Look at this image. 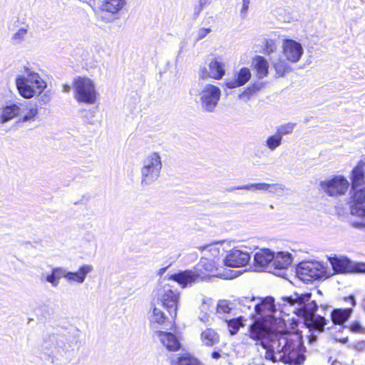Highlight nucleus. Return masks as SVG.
Listing matches in <instances>:
<instances>
[{"mask_svg":"<svg viewBox=\"0 0 365 365\" xmlns=\"http://www.w3.org/2000/svg\"><path fill=\"white\" fill-rule=\"evenodd\" d=\"M163 163L160 154L153 152L142 160L140 169V184L142 187H148L155 182L160 177Z\"/></svg>","mask_w":365,"mask_h":365,"instance_id":"obj_5","label":"nucleus"},{"mask_svg":"<svg viewBox=\"0 0 365 365\" xmlns=\"http://www.w3.org/2000/svg\"><path fill=\"white\" fill-rule=\"evenodd\" d=\"M339 364L337 361H333V362L331 363V365H339Z\"/></svg>","mask_w":365,"mask_h":365,"instance_id":"obj_55","label":"nucleus"},{"mask_svg":"<svg viewBox=\"0 0 365 365\" xmlns=\"http://www.w3.org/2000/svg\"><path fill=\"white\" fill-rule=\"evenodd\" d=\"M346 301H349L351 303L352 306L354 307L356 305V300L354 296L351 295L345 299Z\"/></svg>","mask_w":365,"mask_h":365,"instance_id":"obj_47","label":"nucleus"},{"mask_svg":"<svg viewBox=\"0 0 365 365\" xmlns=\"http://www.w3.org/2000/svg\"><path fill=\"white\" fill-rule=\"evenodd\" d=\"M166 318L167 317L165 314L162 312L160 309L157 307L153 308V314L150 318V322L152 323L162 324L165 322Z\"/></svg>","mask_w":365,"mask_h":365,"instance_id":"obj_33","label":"nucleus"},{"mask_svg":"<svg viewBox=\"0 0 365 365\" xmlns=\"http://www.w3.org/2000/svg\"><path fill=\"white\" fill-rule=\"evenodd\" d=\"M37 114L38 108L36 106H33L31 108H28L27 113L21 118V120L24 122L33 120Z\"/></svg>","mask_w":365,"mask_h":365,"instance_id":"obj_35","label":"nucleus"},{"mask_svg":"<svg viewBox=\"0 0 365 365\" xmlns=\"http://www.w3.org/2000/svg\"><path fill=\"white\" fill-rule=\"evenodd\" d=\"M285 186L282 183L269 184L268 192L272 194H278L284 192Z\"/></svg>","mask_w":365,"mask_h":365,"instance_id":"obj_36","label":"nucleus"},{"mask_svg":"<svg viewBox=\"0 0 365 365\" xmlns=\"http://www.w3.org/2000/svg\"><path fill=\"white\" fill-rule=\"evenodd\" d=\"M61 277H63V270L61 268L55 267L52 269L51 273L46 276V281L56 287Z\"/></svg>","mask_w":365,"mask_h":365,"instance_id":"obj_28","label":"nucleus"},{"mask_svg":"<svg viewBox=\"0 0 365 365\" xmlns=\"http://www.w3.org/2000/svg\"><path fill=\"white\" fill-rule=\"evenodd\" d=\"M350 225L352 227L362 230L365 232V220L364 221H351Z\"/></svg>","mask_w":365,"mask_h":365,"instance_id":"obj_39","label":"nucleus"},{"mask_svg":"<svg viewBox=\"0 0 365 365\" xmlns=\"http://www.w3.org/2000/svg\"><path fill=\"white\" fill-rule=\"evenodd\" d=\"M225 73V64L213 58L207 66H200L198 72V79L205 81L207 78L220 80Z\"/></svg>","mask_w":365,"mask_h":365,"instance_id":"obj_13","label":"nucleus"},{"mask_svg":"<svg viewBox=\"0 0 365 365\" xmlns=\"http://www.w3.org/2000/svg\"><path fill=\"white\" fill-rule=\"evenodd\" d=\"M321 307L324 310V309H326L329 308V307L328 305H324V306L322 305Z\"/></svg>","mask_w":365,"mask_h":365,"instance_id":"obj_54","label":"nucleus"},{"mask_svg":"<svg viewBox=\"0 0 365 365\" xmlns=\"http://www.w3.org/2000/svg\"><path fill=\"white\" fill-rule=\"evenodd\" d=\"M230 311V308L228 306V304L226 301H220L217 307V312L218 313H229Z\"/></svg>","mask_w":365,"mask_h":365,"instance_id":"obj_37","label":"nucleus"},{"mask_svg":"<svg viewBox=\"0 0 365 365\" xmlns=\"http://www.w3.org/2000/svg\"><path fill=\"white\" fill-rule=\"evenodd\" d=\"M168 267H163L159 269L158 274L162 276L167 270Z\"/></svg>","mask_w":365,"mask_h":365,"instance_id":"obj_51","label":"nucleus"},{"mask_svg":"<svg viewBox=\"0 0 365 365\" xmlns=\"http://www.w3.org/2000/svg\"><path fill=\"white\" fill-rule=\"evenodd\" d=\"M198 318L201 322L205 324L210 322V317L207 314H203L201 316H199Z\"/></svg>","mask_w":365,"mask_h":365,"instance_id":"obj_45","label":"nucleus"},{"mask_svg":"<svg viewBox=\"0 0 365 365\" xmlns=\"http://www.w3.org/2000/svg\"><path fill=\"white\" fill-rule=\"evenodd\" d=\"M20 107L16 103L3 107L0 114L1 123L8 122L17 117L20 113Z\"/></svg>","mask_w":365,"mask_h":365,"instance_id":"obj_21","label":"nucleus"},{"mask_svg":"<svg viewBox=\"0 0 365 365\" xmlns=\"http://www.w3.org/2000/svg\"><path fill=\"white\" fill-rule=\"evenodd\" d=\"M210 247V245H204V246H200L198 247V249L200 250H207V248H209Z\"/></svg>","mask_w":365,"mask_h":365,"instance_id":"obj_53","label":"nucleus"},{"mask_svg":"<svg viewBox=\"0 0 365 365\" xmlns=\"http://www.w3.org/2000/svg\"><path fill=\"white\" fill-rule=\"evenodd\" d=\"M251 78V72L248 68L243 67L237 72L232 78L227 79L225 85L228 88H235L244 86Z\"/></svg>","mask_w":365,"mask_h":365,"instance_id":"obj_18","label":"nucleus"},{"mask_svg":"<svg viewBox=\"0 0 365 365\" xmlns=\"http://www.w3.org/2000/svg\"><path fill=\"white\" fill-rule=\"evenodd\" d=\"M88 272V269L85 267H81L76 272L65 273L63 271V277L70 283H81L83 282Z\"/></svg>","mask_w":365,"mask_h":365,"instance_id":"obj_27","label":"nucleus"},{"mask_svg":"<svg viewBox=\"0 0 365 365\" xmlns=\"http://www.w3.org/2000/svg\"><path fill=\"white\" fill-rule=\"evenodd\" d=\"M243 185L237 186V187H231L226 189L227 192H233L236 190H245V188H242Z\"/></svg>","mask_w":365,"mask_h":365,"instance_id":"obj_46","label":"nucleus"},{"mask_svg":"<svg viewBox=\"0 0 365 365\" xmlns=\"http://www.w3.org/2000/svg\"><path fill=\"white\" fill-rule=\"evenodd\" d=\"M201 341L206 346H212L220 341L219 334L212 329H207L201 333Z\"/></svg>","mask_w":365,"mask_h":365,"instance_id":"obj_24","label":"nucleus"},{"mask_svg":"<svg viewBox=\"0 0 365 365\" xmlns=\"http://www.w3.org/2000/svg\"><path fill=\"white\" fill-rule=\"evenodd\" d=\"M250 0H242V7L241 9V14L245 16L249 9Z\"/></svg>","mask_w":365,"mask_h":365,"instance_id":"obj_43","label":"nucleus"},{"mask_svg":"<svg viewBox=\"0 0 365 365\" xmlns=\"http://www.w3.org/2000/svg\"><path fill=\"white\" fill-rule=\"evenodd\" d=\"M227 327L231 335H235L237 333L240 328L242 326V317H237L226 320Z\"/></svg>","mask_w":365,"mask_h":365,"instance_id":"obj_31","label":"nucleus"},{"mask_svg":"<svg viewBox=\"0 0 365 365\" xmlns=\"http://www.w3.org/2000/svg\"><path fill=\"white\" fill-rule=\"evenodd\" d=\"M269 59L275 69L277 77H282L286 73L292 71L290 65L285 60L281 58H274V57H270Z\"/></svg>","mask_w":365,"mask_h":365,"instance_id":"obj_25","label":"nucleus"},{"mask_svg":"<svg viewBox=\"0 0 365 365\" xmlns=\"http://www.w3.org/2000/svg\"><path fill=\"white\" fill-rule=\"evenodd\" d=\"M321 189L329 196L335 197L345 194L349 187V182L343 175H335L330 179L321 181Z\"/></svg>","mask_w":365,"mask_h":365,"instance_id":"obj_9","label":"nucleus"},{"mask_svg":"<svg viewBox=\"0 0 365 365\" xmlns=\"http://www.w3.org/2000/svg\"><path fill=\"white\" fill-rule=\"evenodd\" d=\"M26 34V29H20L16 33L14 34L13 38L14 39H21L24 35Z\"/></svg>","mask_w":365,"mask_h":365,"instance_id":"obj_42","label":"nucleus"},{"mask_svg":"<svg viewBox=\"0 0 365 365\" xmlns=\"http://www.w3.org/2000/svg\"><path fill=\"white\" fill-rule=\"evenodd\" d=\"M211 356L214 359H219L221 357V354H220V353L219 351H214L212 353Z\"/></svg>","mask_w":365,"mask_h":365,"instance_id":"obj_48","label":"nucleus"},{"mask_svg":"<svg viewBox=\"0 0 365 365\" xmlns=\"http://www.w3.org/2000/svg\"><path fill=\"white\" fill-rule=\"evenodd\" d=\"M311 292H294L289 296L282 297L281 300L282 312H289L304 319L309 329L307 339L309 344H313L317 340V335L324 331L329 322L322 316L316 315L318 305L312 299Z\"/></svg>","mask_w":365,"mask_h":365,"instance_id":"obj_2","label":"nucleus"},{"mask_svg":"<svg viewBox=\"0 0 365 365\" xmlns=\"http://www.w3.org/2000/svg\"><path fill=\"white\" fill-rule=\"evenodd\" d=\"M170 363L172 365H204L190 354L173 355L170 358Z\"/></svg>","mask_w":365,"mask_h":365,"instance_id":"obj_22","label":"nucleus"},{"mask_svg":"<svg viewBox=\"0 0 365 365\" xmlns=\"http://www.w3.org/2000/svg\"><path fill=\"white\" fill-rule=\"evenodd\" d=\"M195 270L200 277V280H205L215 270V265L212 261L202 258L194 267Z\"/></svg>","mask_w":365,"mask_h":365,"instance_id":"obj_19","label":"nucleus"},{"mask_svg":"<svg viewBox=\"0 0 365 365\" xmlns=\"http://www.w3.org/2000/svg\"><path fill=\"white\" fill-rule=\"evenodd\" d=\"M262 87V83H255L246 88V89L242 92L241 95H240V98L246 97L247 99H250L252 96L257 93Z\"/></svg>","mask_w":365,"mask_h":365,"instance_id":"obj_32","label":"nucleus"},{"mask_svg":"<svg viewBox=\"0 0 365 365\" xmlns=\"http://www.w3.org/2000/svg\"><path fill=\"white\" fill-rule=\"evenodd\" d=\"M96 52L99 54L100 58L103 57V56L105 54V51L102 48H96Z\"/></svg>","mask_w":365,"mask_h":365,"instance_id":"obj_49","label":"nucleus"},{"mask_svg":"<svg viewBox=\"0 0 365 365\" xmlns=\"http://www.w3.org/2000/svg\"><path fill=\"white\" fill-rule=\"evenodd\" d=\"M250 259V252L246 248L235 247L227 253L223 262L227 267H241L247 265Z\"/></svg>","mask_w":365,"mask_h":365,"instance_id":"obj_11","label":"nucleus"},{"mask_svg":"<svg viewBox=\"0 0 365 365\" xmlns=\"http://www.w3.org/2000/svg\"><path fill=\"white\" fill-rule=\"evenodd\" d=\"M210 4L209 0H199V8L197 11V14H200L202 10L203 7Z\"/></svg>","mask_w":365,"mask_h":365,"instance_id":"obj_44","label":"nucleus"},{"mask_svg":"<svg viewBox=\"0 0 365 365\" xmlns=\"http://www.w3.org/2000/svg\"><path fill=\"white\" fill-rule=\"evenodd\" d=\"M362 329H363V328H362L361 325L360 324V323H359L357 322H354L350 326V330L352 332H356V333L362 332Z\"/></svg>","mask_w":365,"mask_h":365,"instance_id":"obj_41","label":"nucleus"},{"mask_svg":"<svg viewBox=\"0 0 365 365\" xmlns=\"http://www.w3.org/2000/svg\"><path fill=\"white\" fill-rule=\"evenodd\" d=\"M276 49L274 42L272 40L267 41L265 46L266 53L269 55Z\"/></svg>","mask_w":365,"mask_h":365,"instance_id":"obj_40","label":"nucleus"},{"mask_svg":"<svg viewBox=\"0 0 365 365\" xmlns=\"http://www.w3.org/2000/svg\"><path fill=\"white\" fill-rule=\"evenodd\" d=\"M297 124L294 123H287L282 124L277 127L276 133L278 134L283 139L284 135H289L292 133Z\"/></svg>","mask_w":365,"mask_h":365,"instance_id":"obj_30","label":"nucleus"},{"mask_svg":"<svg viewBox=\"0 0 365 365\" xmlns=\"http://www.w3.org/2000/svg\"><path fill=\"white\" fill-rule=\"evenodd\" d=\"M292 255L288 252H274V259L272 261L271 269H269V272L282 277V272L289 268L292 263Z\"/></svg>","mask_w":365,"mask_h":365,"instance_id":"obj_15","label":"nucleus"},{"mask_svg":"<svg viewBox=\"0 0 365 365\" xmlns=\"http://www.w3.org/2000/svg\"><path fill=\"white\" fill-rule=\"evenodd\" d=\"M211 32V29L210 28H201L197 31V41H200L204 38L208 34Z\"/></svg>","mask_w":365,"mask_h":365,"instance_id":"obj_38","label":"nucleus"},{"mask_svg":"<svg viewBox=\"0 0 365 365\" xmlns=\"http://www.w3.org/2000/svg\"><path fill=\"white\" fill-rule=\"evenodd\" d=\"M74 97L80 103H91V81L85 77H78L73 83Z\"/></svg>","mask_w":365,"mask_h":365,"instance_id":"obj_12","label":"nucleus"},{"mask_svg":"<svg viewBox=\"0 0 365 365\" xmlns=\"http://www.w3.org/2000/svg\"><path fill=\"white\" fill-rule=\"evenodd\" d=\"M253 65L257 72L259 78H263L267 76L269 64L264 57L261 56H256L253 60Z\"/></svg>","mask_w":365,"mask_h":365,"instance_id":"obj_26","label":"nucleus"},{"mask_svg":"<svg viewBox=\"0 0 365 365\" xmlns=\"http://www.w3.org/2000/svg\"><path fill=\"white\" fill-rule=\"evenodd\" d=\"M274 252L268 248L259 249L253 257V269L255 272H268L271 269Z\"/></svg>","mask_w":365,"mask_h":365,"instance_id":"obj_14","label":"nucleus"},{"mask_svg":"<svg viewBox=\"0 0 365 365\" xmlns=\"http://www.w3.org/2000/svg\"><path fill=\"white\" fill-rule=\"evenodd\" d=\"M242 188H245L246 190H257L268 192L269 183H266V182L250 183L248 185H243Z\"/></svg>","mask_w":365,"mask_h":365,"instance_id":"obj_34","label":"nucleus"},{"mask_svg":"<svg viewBox=\"0 0 365 365\" xmlns=\"http://www.w3.org/2000/svg\"><path fill=\"white\" fill-rule=\"evenodd\" d=\"M238 306L242 312L248 314L253 319L249 327V336L255 341H261L266 351L267 359L288 365H302L304 363L306 349L300 334H280L275 335L269 343L262 341L267 330L277 322L274 316L276 307L272 297H243L238 299Z\"/></svg>","mask_w":365,"mask_h":365,"instance_id":"obj_1","label":"nucleus"},{"mask_svg":"<svg viewBox=\"0 0 365 365\" xmlns=\"http://www.w3.org/2000/svg\"><path fill=\"white\" fill-rule=\"evenodd\" d=\"M16 86L20 96L29 99L43 93L46 83L37 73H29L26 76L17 77Z\"/></svg>","mask_w":365,"mask_h":365,"instance_id":"obj_6","label":"nucleus"},{"mask_svg":"<svg viewBox=\"0 0 365 365\" xmlns=\"http://www.w3.org/2000/svg\"><path fill=\"white\" fill-rule=\"evenodd\" d=\"M282 48L286 59L291 63L298 62L304 53L301 43L292 39L284 40Z\"/></svg>","mask_w":365,"mask_h":365,"instance_id":"obj_16","label":"nucleus"},{"mask_svg":"<svg viewBox=\"0 0 365 365\" xmlns=\"http://www.w3.org/2000/svg\"><path fill=\"white\" fill-rule=\"evenodd\" d=\"M297 274L302 281L306 283L327 278L329 276L323 263L318 261L300 262L297 267Z\"/></svg>","mask_w":365,"mask_h":365,"instance_id":"obj_7","label":"nucleus"},{"mask_svg":"<svg viewBox=\"0 0 365 365\" xmlns=\"http://www.w3.org/2000/svg\"><path fill=\"white\" fill-rule=\"evenodd\" d=\"M329 260L334 273H365V263L354 262L346 257H329Z\"/></svg>","mask_w":365,"mask_h":365,"instance_id":"obj_10","label":"nucleus"},{"mask_svg":"<svg viewBox=\"0 0 365 365\" xmlns=\"http://www.w3.org/2000/svg\"><path fill=\"white\" fill-rule=\"evenodd\" d=\"M169 279L178 282L182 288L191 287L198 282L199 279L200 280V277L195 269H187L172 274Z\"/></svg>","mask_w":365,"mask_h":365,"instance_id":"obj_17","label":"nucleus"},{"mask_svg":"<svg viewBox=\"0 0 365 365\" xmlns=\"http://www.w3.org/2000/svg\"><path fill=\"white\" fill-rule=\"evenodd\" d=\"M159 336L162 344L168 350L177 351L180 349V341L173 334L166 331H160Z\"/></svg>","mask_w":365,"mask_h":365,"instance_id":"obj_20","label":"nucleus"},{"mask_svg":"<svg viewBox=\"0 0 365 365\" xmlns=\"http://www.w3.org/2000/svg\"><path fill=\"white\" fill-rule=\"evenodd\" d=\"M351 313V308L334 309L331 312V322L335 324H343L349 319Z\"/></svg>","mask_w":365,"mask_h":365,"instance_id":"obj_23","label":"nucleus"},{"mask_svg":"<svg viewBox=\"0 0 365 365\" xmlns=\"http://www.w3.org/2000/svg\"><path fill=\"white\" fill-rule=\"evenodd\" d=\"M92 95H93V104H95L97 93H96V91H95V89H94V87H93V93H92Z\"/></svg>","mask_w":365,"mask_h":365,"instance_id":"obj_50","label":"nucleus"},{"mask_svg":"<svg viewBox=\"0 0 365 365\" xmlns=\"http://www.w3.org/2000/svg\"><path fill=\"white\" fill-rule=\"evenodd\" d=\"M350 213L365 219V161L361 160L351 173Z\"/></svg>","mask_w":365,"mask_h":365,"instance_id":"obj_3","label":"nucleus"},{"mask_svg":"<svg viewBox=\"0 0 365 365\" xmlns=\"http://www.w3.org/2000/svg\"><path fill=\"white\" fill-rule=\"evenodd\" d=\"M63 91L65 92H68L71 89V87L69 85H67V84H64L63 86Z\"/></svg>","mask_w":365,"mask_h":365,"instance_id":"obj_52","label":"nucleus"},{"mask_svg":"<svg viewBox=\"0 0 365 365\" xmlns=\"http://www.w3.org/2000/svg\"><path fill=\"white\" fill-rule=\"evenodd\" d=\"M282 137L275 133L274 135H272L267 138L265 145L271 151H274L282 145Z\"/></svg>","mask_w":365,"mask_h":365,"instance_id":"obj_29","label":"nucleus"},{"mask_svg":"<svg viewBox=\"0 0 365 365\" xmlns=\"http://www.w3.org/2000/svg\"><path fill=\"white\" fill-rule=\"evenodd\" d=\"M191 96L198 98L196 102L200 108L207 113H213L217 107L221 96V89L211 83H205L204 81L198 79L190 90Z\"/></svg>","mask_w":365,"mask_h":365,"instance_id":"obj_4","label":"nucleus"},{"mask_svg":"<svg viewBox=\"0 0 365 365\" xmlns=\"http://www.w3.org/2000/svg\"><path fill=\"white\" fill-rule=\"evenodd\" d=\"M180 293L177 289H173L169 284L165 285L158 293V299L167 310L173 319L177 316Z\"/></svg>","mask_w":365,"mask_h":365,"instance_id":"obj_8","label":"nucleus"}]
</instances>
